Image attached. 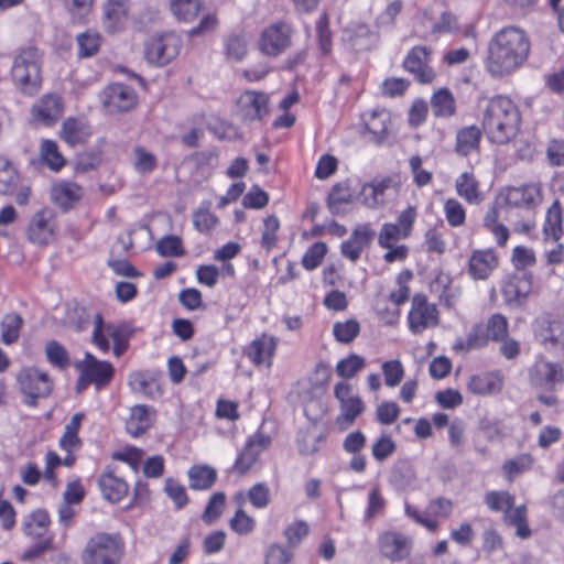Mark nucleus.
Masks as SVG:
<instances>
[{
	"label": "nucleus",
	"mask_w": 564,
	"mask_h": 564,
	"mask_svg": "<svg viewBox=\"0 0 564 564\" xmlns=\"http://www.w3.org/2000/svg\"><path fill=\"white\" fill-rule=\"evenodd\" d=\"M530 40L524 30L505 26L488 43L486 70L496 78L509 76L521 68L530 54Z\"/></svg>",
	"instance_id": "1"
},
{
	"label": "nucleus",
	"mask_w": 564,
	"mask_h": 564,
	"mask_svg": "<svg viewBox=\"0 0 564 564\" xmlns=\"http://www.w3.org/2000/svg\"><path fill=\"white\" fill-rule=\"evenodd\" d=\"M481 126L490 142L506 144L520 131V109L511 98L495 96L489 99L482 111Z\"/></svg>",
	"instance_id": "2"
},
{
	"label": "nucleus",
	"mask_w": 564,
	"mask_h": 564,
	"mask_svg": "<svg viewBox=\"0 0 564 564\" xmlns=\"http://www.w3.org/2000/svg\"><path fill=\"white\" fill-rule=\"evenodd\" d=\"M42 55L33 46L19 51L14 56L11 76L15 87L24 95H35L42 85Z\"/></svg>",
	"instance_id": "3"
},
{
	"label": "nucleus",
	"mask_w": 564,
	"mask_h": 564,
	"mask_svg": "<svg viewBox=\"0 0 564 564\" xmlns=\"http://www.w3.org/2000/svg\"><path fill=\"white\" fill-rule=\"evenodd\" d=\"M124 542L119 534L97 532L85 543L82 564H121L124 557Z\"/></svg>",
	"instance_id": "4"
},
{
	"label": "nucleus",
	"mask_w": 564,
	"mask_h": 564,
	"mask_svg": "<svg viewBox=\"0 0 564 564\" xmlns=\"http://www.w3.org/2000/svg\"><path fill=\"white\" fill-rule=\"evenodd\" d=\"M112 354L119 358L129 347L130 334L122 324L105 323L100 314H95L93 318L91 343L102 352L107 354L111 349Z\"/></svg>",
	"instance_id": "5"
},
{
	"label": "nucleus",
	"mask_w": 564,
	"mask_h": 564,
	"mask_svg": "<svg viewBox=\"0 0 564 564\" xmlns=\"http://www.w3.org/2000/svg\"><path fill=\"white\" fill-rule=\"evenodd\" d=\"M334 397L339 406L336 425L340 431H346L365 412V402L360 395L354 392L352 386L346 381H339L334 386Z\"/></svg>",
	"instance_id": "6"
},
{
	"label": "nucleus",
	"mask_w": 564,
	"mask_h": 564,
	"mask_svg": "<svg viewBox=\"0 0 564 564\" xmlns=\"http://www.w3.org/2000/svg\"><path fill=\"white\" fill-rule=\"evenodd\" d=\"M79 378L77 380V391L82 392L88 386L94 384L99 391L107 387L115 375V368L109 361L99 360L91 352H85L84 359L77 365Z\"/></svg>",
	"instance_id": "7"
},
{
	"label": "nucleus",
	"mask_w": 564,
	"mask_h": 564,
	"mask_svg": "<svg viewBox=\"0 0 564 564\" xmlns=\"http://www.w3.org/2000/svg\"><path fill=\"white\" fill-rule=\"evenodd\" d=\"M182 48V40L174 32H165L149 39L144 44V57L154 66H165L175 59Z\"/></svg>",
	"instance_id": "8"
},
{
	"label": "nucleus",
	"mask_w": 564,
	"mask_h": 564,
	"mask_svg": "<svg viewBox=\"0 0 564 564\" xmlns=\"http://www.w3.org/2000/svg\"><path fill=\"white\" fill-rule=\"evenodd\" d=\"M18 383L25 397V404L36 406L40 399L47 398L53 390V381L45 371L34 367L23 368L18 375Z\"/></svg>",
	"instance_id": "9"
},
{
	"label": "nucleus",
	"mask_w": 564,
	"mask_h": 564,
	"mask_svg": "<svg viewBox=\"0 0 564 564\" xmlns=\"http://www.w3.org/2000/svg\"><path fill=\"white\" fill-rule=\"evenodd\" d=\"M406 319L409 330L413 335H420L438 325L440 312L437 306L427 300L426 295L419 293L411 300Z\"/></svg>",
	"instance_id": "10"
},
{
	"label": "nucleus",
	"mask_w": 564,
	"mask_h": 564,
	"mask_svg": "<svg viewBox=\"0 0 564 564\" xmlns=\"http://www.w3.org/2000/svg\"><path fill=\"white\" fill-rule=\"evenodd\" d=\"M99 100L109 113L127 112L138 102L134 89L128 85L115 83L108 85L99 94Z\"/></svg>",
	"instance_id": "11"
},
{
	"label": "nucleus",
	"mask_w": 564,
	"mask_h": 564,
	"mask_svg": "<svg viewBox=\"0 0 564 564\" xmlns=\"http://www.w3.org/2000/svg\"><path fill=\"white\" fill-rule=\"evenodd\" d=\"M269 102L268 94L246 90L237 101V115L243 122L262 121L270 112Z\"/></svg>",
	"instance_id": "12"
},
{
	"label": "nucleus",
	"mask_w": 564,
	"mask_h": 564,
	"mask_svg": "<svg viewBox=\"0 0 564 564\" xmlns=\"http://www.w3.org/2000/svg\"><path fill=\"white\" fill-rule=\"evenodd\" d=\"M530 382L542 390L553 391L564 382V368L544 358H538L529 370Z\"/></svg>",
	"instance_id": "13"
},
{
	"label": "nucleus",
	"mask_w": 564,
	"mask_h": 564,
	"mask_svg": "<svg viewBox=\"0 0 564 564\" xmlns=\"http://www.w3.org/2000/svg\"><path fill=\"white\" fill-rule=\"evenodd\" d=\"M55 235L56 224L50 209H41L32 216L26 229V236L31 243L47 246L54 241Z\"/></svg>",
	"instance_id": "14"
},
{
	"label": "nucleus",
	"mask_w": 564,
	"mask_h": 564,
	"mask_svg": "<svg viewBox=\"0 0 564 564\" xmlns=\"http://www.w3.org/2000/svg\"><path fill=\"white\" fill-rule=\"evenodd\" d=\"M291 44V28L284 22L265 28L259 40L260 51L268 56L282 54Z\"/></svg>",
	"instance_id": "15"
},
{
	"label": "nucleus",
	"mask_w": 564,
	"mask_h": 564,
	"mask_svg": "<svg viewBox=\"0 0 564 564\" xmlns=\"http://www.w3.org/2000/svg\"><path fill=\"white\" fill-rule=\"evenodd\" d=\"M394 189L390 177H376L364 183L358 189V200L368 209H379L388 202L389 191Z\"/></svg>",
	"instance_id": "16"
},
{
	"label": "nucleus",
	"mask_w": 564,
	"mask_h": 564,
	"mask_svg": "<svg viewBox=\"0 0 564 564\" xmlns=\"http://www.w3.org/2000/svg\"><path fill=\"white\" fill-rule=\"evenodd\" d=\"M378 549L386 558L400 562L410 555L412 539L400 532L386 531L378 538Z\"/></svg>",
	"instance_id": "17"
},
{
	"label": "nucleus",
	"mask_w": 564,
	"mask_h": 564,
	"mask_svg": "<svg viewBox=\"0 0 564 564\" xmlns=\"http://www.w3.org/2000/svg\"><path fill=\"white\" fill-rule=\"evenodd\" d=\"M358 200V191L349 180L336 183L327 198L329 212L336 216H344L351 212L352 205Z\"/></svg>",
	"instance_id": "18"
},
{
	"label": "nucleus",
	"mask_w": 564,
	"mask_h": 564,
	"mask_svg": "<svg viewBox=\"0 0 564 564\" xmlns=\"http://www.w3.org/2000/svg\"><path fill=\"white\" fill-rule=\"evenodd\" d=\"M128 384L134 393L142 394L151 400H156L163 395L160 373L155 370L133 371L129 375Z\"/></svg>",
	"instance_id": "19"
},
{
	"label": "nucleus",
	"mask_w": 564,
	"mask_h": 564,
	"mask_svg": "<svg viewBox=\"0 0 564 564\" xmlns=\"http://www.w3.org/2000/svg\"><path fill=\"white\" fill-rule=\"evenodd\" d=\"M129 11V0H105L101 17L104 29L109 33L122 31L128 23Z\"/></svg>",
	"instance_id": "20"
},
{
	"label": "nucleus",
	"mask_w": 564,
	"mask_h": 564,
	"mask_svg": "<svg viewBox=\"0 0 564 564\" xmlns=\"http://www.w3.org/2000/svg\"><path fill=\"white\" fill-rule=\"evenodd\" d=\"M542 191L538 183H529L506 188L505 200L508 205L521 208H535L542 203Z\"/></svg>",
	"instance_id": "21"
},
{
	"label": "nucleus",
	"mask_w": 564,
	"mask_h": 564,
	"mask_svg": "<svg viewBox=\"0 0 564 564\" xmlns=\"http://www.w3.org/2000/svg\"><path fill=\"white\" fill-rule=\"evenodd\" d=\"M276 347L278 338L263 333L246 347L245 355L254 366L270 367Z\"/></svg>",
	"instance_id": "22"
},
{
	"label": "nucleus",
	"mask_w": 564,
	"mask_h": 564,
	"mask_svg": "<svg viewBox=\"0 0 564 564\" xmlns=\"http://www.w3.org/2000/svg\"><path fill=\"white\" fill-rule=\"evenodd\" d=\"M63 110L62 98L58 95L48 94L32 106L31 116L34 122L52 126L62 117Z\"/></svg>",
	"instance_id": "23"
},
{
	"label": "nucleus",
	"mask_w": 564,
	"mask_h": 564,
	"mask_svg": "<svg viewBox=\"0 0 564 564\" xmlns=\"http://www.w3.org/2000/svg\"><path fill=\"white\" fill-rule=\"evenodd\" d=\"M373 236L375 231L369 224L357 225L350 237L340 246L343 257L351 262H356L362 251L370 245Z\"/></svg>",
	"instance_id": "24"
},
{
	"label": "nucleus",
	"mask_w": 564,
	"mask_h": 564,
	"mask_svg": "<svg viewBox=\"0 0 564 564\" xmlns=\"http://www.w3.org/2000/svg\"><path fill=\"white\" fill-rule=\"evenodd\" d=\"M430 52L425 46H415L406 55L403 66L422 84L431 83L435 73L429 65Z\"/></svg>",
	"instance_id": "25"
},
{
	"label": "nucleus",
	"mask_w": 564,
	"mask_h": 564,
	"mask_svg": "<svg viewBox=\"0 0 564 564\" xmlns=\"http://www.w3.org/2000/svg\"><path fill=\"white\" fill-rule=\"evenodd\" d=\"M498 265V257L492 249L475 250L468 260L467 272L473 280H487Z\"/></svg>",
	"instance_id": "26"
},
{
	"label": "nucleus",
	"mask_w": 564,
	"mask_h": 564,
	"mask_svg": "<svg viewBox=\"0 0 564 564\" xmlns=\"http://www.w3.org/2000/svg\"><path fill=\"white\" fill-rule=\"evenodd\" d=\"M270 444V438L263 435H254L249 438L243 449L238 454L234 468L239 474H246L258 460L260 454Z\"/></svg>",
	"instance_id": "27"
},
{
	"label": "nucleus",
	"mask_w": 564,
	"mask_h": 564,
	"mask_svg": "<svg viewBox=\"0 0 564 564\" xmlns=\"http://www.w3.org/2000/svg\"><path fill=\"white\" fill-rule=\"evenodd\" d=\"M532 291V275L523 272L512 276L503 286L502 293L509 305H521Z\"/></svg>",
	"instance_id": "28"
},
{
	"label": "nucleus",
	"mask_w": 564,
	"mask_h": 564,
	"mask_svg": "<svg viewBox=\"0 0 564 564\" xmlns=\"http://www.w3.org/2000/svg\"><path fill=\"white\" fill-rule=\"evenodd\" d=\"M50 524L48 512L44 509H37L23 519L22 531L32 540H45L46 538H53V534L48 531Z\"/></svg>",
	"instance_id": "29"
},
{
	"label": "nucleus",
	"mask_w": 564,
	"mask_h": 564,
	"mask_svg": "<svg viewBox=\"0 0 564 564\" xmlns=\"http://www.w3.org/2000/svg\"><path fill=\"white\" fill-rule=\"evenodd\" d=\"M503 387V378L497 371L481 372L473 375L467 388L473 394L490 395L501 391Z\"/></svg>",
	"instance_id": "30"
},
{
	"label": "nucleus",
	"mask_w": 564,
	"mask_h": 564,
	"mask_svg": "<svg viewBox=\"0 0 564 564\" xmlns=\"http://www.w3.org/2000/svg\"><path fill=\"white\" fill-rule=\"evenodd\" d=\"M98 487L104 499L111 503L120 502L128 494L126 480L112 471H104L98 478Z\"/></svg>",
	"instance_id": "31"
},
{
	"label": "nucleus",
	"mask_w": 564,
	"mask_h": 564,
	"mask_svg": "<svg viewBox=\"0 0 564 564\" xmlns=\"http://www.w3.org/2000/svg\"><path fill=\"white\" fill-rule=\"evenodd\" d=\"M455 191L469 205H479L484 200L480 184L473 172H463L456 177Z\"/></svg>",
	"instance_id": "32"
},
{
	"label": "nucleus",
	"mask_w": 564,
	"mask_h": 564,
	"mask_svg": "<svg viewBox=\"0 0 564 564\" xmlns=\"http://www.w3.org/2000/svg\"><path fill=\"white\" fill-rule=\"evenodd\" d=\"M155 410L145 404H138L131 408L130 415L126 423L127 432L132 436H140L152 424Z\"/></svg>",
	"instance_id": "33"
},
{
	"label": "nucleus",
	"mask_w": 564,
	"mask_h": 564,
	"mask_svg": "<svg viewBox=\"0 0 564 564\" xmlns=\"http://www.w3.org/2000/svg\"><path fill=\"white\" fill-rule=\"evenodd\" d=\"M83 194L82 186L68 181L54 184L51 191L53 202L63 209L70 208L83 197Z\"/></svg>",
	"instance_id": "34"
},
{
	"label": "nucleus",
	"mask_w": 564,
	"mask_h": 564,
	"mask_svg": "<svg viewBox=\"0 0 564 564\" xmlns=\"http://www.w3.org/2000/svg\"><path fill=\"white\" fill-rule=\"evenodd\" d=\"M62 139L74 147L84 143L91 135V128L84 119L68 118L61 131Z\"/></svg>",
	"instance_id": "35"
},
{
	"label": "nucleus",
	"mask_w": 564,
	"mask_h": 564,
	"mask_svg": "<svg viewBox=\"0 0 564 564\" xmlns=\"http://www.w3.org/2000/svg\"><path fill=\"white\" fill-rule=\"evenodd\" d=\"M481 130L477 126H468L459 129L456 133L455 151L457 154L467 156L479 149Z\"/></svg>",
	"instance_id": "36"
},
{
	"label": "nucleus",
	"mask_w": 564,
	"mask_h": 564,
	"mask_svg": "<svg viewBox=\"0 0 564 564\" xmlns=\"http://www.w3.org/2000/svg\"><path fill=\"white\" fill-rule=\"evenodd\" d=\"M431 108L435 117H452L456 110V101L453 94L446 88L438 89L431 98Z\"/></svg>",
	"instance_id": "37"
},
{
	"label": "nucleus",
	"mask_w": 564,
	"mask_h": 564,
	"mask_svg": "<svg viewBox=\"0 0 564 564\" xmlns=\"http://www.w3.org/2000/svg\"><path fill=\"white\" fill-rule=\"evenodd\" d=\"M189 487L194 490H207L216 481V470L207 465H195L188 473Z\"/></svg>",
	"instance_id": "38"
},
{
	"label": "nucleus",
	"mask_w": 564,
	"mask_h": 564,
	"mask_svg": "<svg viewBox=\"0 0 564 564\" xmlns=\"http://www.w3.org/2000/svg\"><path fill=\"white\" fill-rule=\"evenodd\" d=\"M543 234L546 239L552 238L555 241L562 236V208L558 200H554L546 210Z\"/></svg>",
	"instance_id": "39"
},
{
	"label": "nucleus",
	"mask_w": 564,
	"mask_h": 564,
	"mask_svg": "<svg viewBox=\"0 0 564 564\" xmlns=\"http://www.w3.org/2000/svg\"><path fill=\"white\" fill-rule=\"evenodd\" d=\"M366 367V359L357 354H350L340 359L336 365V373L346 381L352 379L359 371Z\"/></svg>",
	"instance_id": "40"
},
{
	"label": "nucleus",
	"mask_w": 564,
	"mask_h": 564,
	"mask_svg": "<svg viewBox=\"0 0 564 564\" xmlns=\"http://www.w3.org/2000/svg\"><path fill=\"white\" fill-rule=\"evenodd\" d=\"M22 324V317L15 313L3 316L0 323V330L1 340L4 345H12L19 339Z\"/></svg>",
	"instance_id": "41"
},
{
	"label": "nucleus",
	"mask_w": 564,
	"mask_h": 564,
	"mask_svg": "<svg viewBox=\"0 0 564 564\" xmlns=\"http://www.w3.org/2000/svg\"><path fill=\"white\" fill-rule=\"evenodd\" d=\"M19 183V174L13 164L4 156H0V194H13Z\"/></svg>",
	"instance_id": "42"
},
{
	"label": "nucleus",
	"mask_w": 564,
	"mask_h": 564,
	"mask_svg": "<svg viewBox=\"0 0 564 564\" xmlns=\"http://www.w3.org/2000/svg\"><path fill=\"white\" fill-rule=\"evenodd\" d=\"M443 214L447 224L453 228H458L466 223V209L456 198H446L443 203Z\"/></svg>",
	"instance_id": "43"
},
{
	"label": "nucleus",
	"mask_w": 564,
	"mask_h": 564,
	"mask_svg": "<svg viewBox=\"0 0 564 564\" xmlns=\"http://www.w3.org/2000/svg\"><path fill=\"white\" fill-rule=\"evenodd\" d=\"M40 154L42 161L52 170L59 171L65 165V159L58 150L55 141L43 140L41 143Z\"/></svg>",
	"instance_id": "44"
},
{
	"label": "nucleus",
	"mask_w": 564,
	"mask_h": 564,
	"mask_svg": "<svg viewBox=\"0 0 564 564\" xmlns=\"http://www.w3.org/2000/svg\"><path fill=\"white\" fill-rule=\"evenodd\" d=\"M389 120V112L383 109L375 110L365 118V126L366 129L380 141L387 134Z\"/></svg>",
	"instance_id": "45"
},
{
	"label": "nucleus",
	"mask_w": 564,
	"mask_h": 564,
	"mask_svg": "<svg viewBox=\"0 0 564 564\" xmlns=\"http://www.w3.org/2000/svg\"><path fill=\"white\" fill-rule=\"evenodd\" d=\"M170 7L177 20L188 22L194 20L199 10V0H170Z\"/></svg>",
	"instance_id": "46"
},
{
	"label": "nucleus",
	"mask_w": 564,
	"mask_h": 564,
	"mask_svg": "<svg viewBox=\"0 0 564 564\" xmlns=\"http://www.w3.org/2000/svg\"><path fill=\"white\" fill-rule=\"evenodd\" d=\"M381 371L384 379V384L389 388L398 387L404 377V366L399 359H391L382 362Z\"/></svg>",
	"instance_id": "47"
},
{
	"label": "nucleus",
	"mask_w": 564,
	"mask_h": 564,
	"mask_svg": "<svg viewBox=\"0 0 564 564\" xmlns=\"http://www.w3.org/2000/svg\"><path fill=\"white\" fill-rule=\"evenodd\" d=\"M158 166L156 156L143 147L133 149V167L138 173L149 174Z\"/></svg>",
	"instance_id": "48"
},
{
	"label": "nucleus",
	"mask_w": 564,
	"mask_h": 564,
	"mask_svg": "<svg viewBox=\"0 0 564 564\" xmlns=\"http://www.w3.org/2000/svg\"><path fill=\"white\" fill-rule=\"evenodd\" d=\"M163 491L173 501L176 510L183 509L188 503L185 487L174 478L165 479Z\"/></svg>",
	"instance_id": "49"
},
{
	"label": "nucleus",
	"mask_w": 564,
	"mask_h": 564,
	"mask_svg": "<svg viewBox=\"0 0 564 564\" xmlns=\"http://www.w3.org/2000/svg\"><path fill=\"white\" fill-rule=\"evenodd\" d=\"M77 43L79 47V56L90 57L98 52L101 43V36L96 31H86L77 35Z\"/></svg>",
	"instance_id": "50"
},
{
	"label": "nucleus",
	"mask_w": 564,
	"mask_h": 564,
	"mask_svg": "<svg viewBox=\"0 0 564 564\" xmlns=\"http://www.w3.org/2000/svg\"><path fill=\"white\" fill-rule=\"evenodd\" d=\"M360 325L356 319H347L337 322L333 326V335L335 339L343 344L352 341L359 334Z\"/></svg>",
	"instance_id": "51"
},
{
	"label": "nucleus",
	"mask_w": 564,
	"mask_h": 564,
	"mask_svg": "<svg viewBox=\"0 0 564 564\" xmlns=\"http://www.w3.org/2000/svg\"><path fill=\"white\" fill-rule=\"evenodd\" d=\"M485 502L492 511L507 512L514 503V497L507 491H489L485 496Z\"/></svg>",
	"instance_id": "52"
},
{
	"label": "nucleus",
	"mask_w": 564,
	"mask_h": 564,
	"mask_svg": "<svg viewBox=\"0 0 564 564\" xmlns=\"http://www.w3.org/2000/svg\"><path fill=\"white\" fill-rule=\"evenodd\" d=\"M327 252V246L324 242H315L312 245L302 258V265L308 270H315L322 263Z\"/></svg>",
	"instance_id": "53"
},
{
	"label": "nucleus",
	"mask_w": 564,
	"mask_h": 564,
	"mask_svg": "<svg viewBox=\"0 0 564 564\" xmlns=\"http://www.w3.org/2000/svg\"><path fill=\"white\" fill-rule=\"evenodd\" d=\"M280 228V221L278 217L274 215L268 216L263 220V231L261 236V246L267 251H270L273 247H275L278 237L276 232Z\"/></svg>",
	"instance_id": "54"
},
{
	"label": "nucleus",
	"mask_w": 564,
	"mask_h": 564,
	"mask_svg": "<svg viewBox=\"0 0 564 564\" xmlns=\"http://www.w3.org/2000/svg\"><path fill=\"white\" fill-rule=\"evenodd\" d=\"M155 249L162 257H180L184 254L182 240L177 236H165L161 238Z\"/></svg>",
	"instance_id": "55"
},
{
	"label": "nucleus",
	"mask_w": 564,
	"mask_h": 564,
	"mask_svg": "<svg viewBox=\"0 0 564 564\" xmlns=\"http://www.w3.org/2000/svg\"><path fill=\"white\" fill-rule=\"evenodd\" d=\"M406 238L403 237V232L393 223H384L378 234V245L381 248H390L392 245H397L399 240Z\"/></svg>",
	"instance_id": "56"
},
{
	"label": "nucleus",
	"mask_w": 564,
	"mask_h": 564,
	"mask_svg": "<svg viewBox=\"0 0 564 564\" xmlns=\"http://www.w3.org/2000/svg\"><path fill=\"white\" fill-rule=\"evenodd\" d=\"M508 335V321L501 314L492 315L487 323V338L495 341L503 340Z\"/></svg>",
	"instance_id": "57"
},
{
	"label": "nucleus",
	"mask_w": 564,
	"mask_h": 564,
	"mask_svg": "<svg viewBox=\"0 0 564 564\" xmlns=\"http://www.w3.org/2000/svg\"><path fill=\"white\" fill-rule=\"evenodd\" d=\"M247 497L257 509H264L270 503V488L264 482H258L253 485L247 494Z\"/></svg>",
	"instance_id": "58"
},
{
	"label": "nucleus",
	"mask_w": 564,
	"mask_h": 564,
	"mask_svg": "<svg viewBox=\"0 0 564 564\" xmlns=\"http://www.w3.org/2000/svg\"><path fill=\"white\" fill-rule=\"evenodd\" d=\"M453 511V502L446 498H436L429 502L425 508L427 518L438 521L440 518H448Z\"/></svg>",
	"instance_id": "59"
},
{
	"label": "nucleus",
	"mask_w": 564,
	"mask_h": 564,
	"mask_svg": "<svg viewBox=\"0 0 564 564\" xmlns=\"http://www.w3.org/2000/svg\"><path fill=\"white\" fill-rule=\"evenodd\" d=\"M217 223L218 218L208 208H199L193 214V225L199 232H209Z\"/></svg>",
	"instance_id": "60"
},
{
	"label": "nucleus",
	"mask_w": 564,
	"mask_h": 564,
	"mask_svg": "<svg viewBox=\"0 0 564 564\" xmlns=\"http://www.w3.org/2000/svg\"><path fill=\"white\" fill-rule=\"evenodd\" d=\"M511 261L517 270H525L535 264L536 258L532 249L517 246L512 250Z\"/></svg>",
	"instance_id": "61"
},
{
	"label": "nucleus",
	"mask_w": 564,
	"mask_h": 564,
	"mask_svg": "<svg viewBox=\"0 0 564 564\" xmlns=\"http://www.w3.org/2000/svg\"><path fill=\"white\" fill-rule=\"evenodd\" d=\"M45 352L48 361L53 366L64 368L68 365V352L59 343L55 340L48 341L45 347Z\"/></svg>",
	"instance_id": "62"
},
{
	"label": "nucleus",
	"mask_w": 564,
	"mask_h": 564,
	"mask_svg": "<svg viewBox=\"0 0 564 564\" xmlns=\"http://www.w3.org/2000/svg\"><path fill=\"white\" fill-rule=\"evenodd\" d=\"M400 415V406L394 401H383L376 409L377 421L383 425L392 424Z\"/></svg>",
	"instance_id": "63"
},
{
	"label": "nucleus",
	"mask_w": 564,
	"mask_h": 564,
	"mask_svg": "<svg viewBox=\"0 0 564 564\" xmlns=\"http://www.w3.org/2000/svg\"><path fill=\"white\" fill-rule=\"evenodd\" d=\"M256 521L248 516L242 509H238L230 520V529L240 534L246 535L254 530Z\"/></svg>",
	"instance_id": "64"
}]
</instances>
